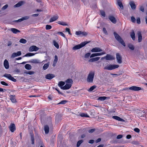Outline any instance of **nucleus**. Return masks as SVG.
<instances>
[{"label":"nucleus","mask_w":147,"mask_h":147,"mask_svg":"<svg viewBox=\"0 0 147 147\" xmlns=\"http://www.w3.org/2000/svg\"><path fill=\"white\" fill-rule=\"evenodd\" d=\"M137 35L138 36V41L139 42H140L142 40V35L140 31H138L137 32Z\"/></svg>","instance_id":"nucleus-17"},{"label":"nucleus","mask_w":147,"mask_h":147,"mask_svg":"<svg viewBox=\"0 0 147 147\" xmlns=\"http://www.w3.org/2000/svg\"><path fill=\"white\" fill-rule=\"evenodd\" d=\"M107 98V97L106 96H100L99 97L98 99V100H100L101 101H103L105 100L106 98Z\"/></svg>","instance_id":"nucleus-40"},{"label":"nucleus","mask_w":147,"mask_h":147,"mask_svg":"<svg viewBox=\"0 0 147 147\" xmlns=\"http://www.w3.org/2000/svg\"><path fill=\"white\" fill-rule=\"evenodd\" d=\"M32 62L34 63H39L40 62L39 61L36 59H34L32 60Z\"/></svg>","instance_id":"nucleus-43"},{"label":"nucleus","mask_w":147,"mask_h":147,"mask_svg":"<svg viewBox=\"0 0 147 147\" xmlns=\"http://www.w3.org/2000/svg\"><path fill=\"white\" fill-rule=\"evenodd\" d=\"M39 48L35 45H33L30 47L29 49V51L30 52H32L33 51H36L39 49Z\"/></svg>","instance_id":"nucleus-7"},{"label":"nucleus","mask_w":147,"mask_h":147,"mask_svg":"<svg viewBox=\"0 0 147 147\" xmlns=\"http://www.w3.org/2000/svg\"><path fill=\"white\" fill-rule=\"evenodd\" d=\"M123 137V135H119L117 137V139H120L122 138Z\"/></svg>","instance_id":"nucleus-63"},{"label":"nucleus","mask_w":147,"mask_h":147,"mask_svg":"<svg viewBox=\"0 0 147 147\" xmlns=\"http://www.w3.org/2000/svg\"><path fill=\"white\" fill-rule=\"evenodd\" d=\"M11 30L14 34H16L18 32H20V31L19 30L15 28H11Z\"/></svg>","instance_id":"nucleus-29"},{"label":"nucleus","mask_w":147,"mask_h":147,"mask_svg":"<svg viewBox=\"0 0 147 147\" xmlns=\"http://www.w3.org/2000/svg\"><path fill=\"white\" fill-rule=\"evenodd\" d=\"M29 17L28 16H25L24 17L22 18H21L19 19L18 20V22H20L22 21L27 20L29 18Z\"/></svg>","instance_id":"nucleus-27"},{"label":"nucleus","mask_w":147,"mask_h":147,"mask_svg":"<svg viewBox=\"0 0 147 147\" xmlns=\"http://www.w3.org/2000/svg\"><path fill=\"white\" fill-rule=\"evenodd\" d=\"M95 131V129H90L88 130V132L89 133H92Z\"/></svg>","instance_id":"nucleus-56"},{"label":"nucleus","mask_w":147,"mask_h":147,"mask_svg":"<svg viewBox=\"0 0 147 147\" xmlns=\"http://www.w3.org/2000/svg\"><path fill=\"white\" fill-rule=\"evenodd\" d=\"M145 114V111H140L138 113V115L140 117H144Z\"/></svg>","instance_id":"nucleus-25"},{"label":"nucleus","mask_w":147,"mask_h":147,"mask_svg":"<svg viewBox=\"0 0 147 147\" xmlns=\"http://www.w3.org/2000/svg\"><path fill=\"white\" fill-rule=\"evenodd\" d=\"M80 116L82 117H89V116L87 115V114L84 113H81L80 115Z\"/></svg>","instance_id":"nucleus-41"},{"label":"nucleus","mask_w":147,"mask_h":147,"mask_svg":"<svg viewBox=\"0 0 147 147\" xmlns=\"http://www.w3.org/2000/svg\"><path fill=\"white\" fill-rule=\"evenodd\" d=\"M129 90L134 91H138L142 90V88L139 87L132 86L129 88Z\"/></svg>","instance_id":"nucleus-6"},{"label":"nucleus","mask_w":147,"mask_h":147,"mask_svg":"<svg viewBox=\"0 0 147 147\" xmlns=\"http://www.w3.org/2000/svg\"><path fill=\"white\" fill-rule=\"evenodd\" d=\"M116 57L117 62L119 63H121L122 62V57L119 53H117Z\"/></svg>","instance_id":"nucleus-9"},{"label":"nucleus","mask_w":147,"mask_h":147,"mask_svg":"<svg viewBox=\"0 0 147 147\" xmlns=\"http://www.w3.org/2000/svg\"><path fill=\"white\" fill-rule=\"evenodd\" d=\"M70 29L69 28H66L65 29V32H68V34L70 35H71V33L70 32Z\"/></svg>","instance_id":"nucleus-55"},{"label":"nucleus","mask_w":147,"mask_h":147,"mask_svg":"<svg viewBox=\"0 0 147 147\" xmlns=\"http://www.w3.org/2000/svg\"><path fill=\"white\" fill-rule=\"evenodd\" d=\"M30 137L31 140L32 142V144H34V135L33 133H30Z\"/></svg>","instance_id":"nucleus-31"},{"label":"nucleus","mask_w":147,"mask_h":147,"mask_svg":"<svg viewBox=\"0 0 147 147\" xmlns=\"http://www.w3.org/2000/svg\"><path fill=\"white\" fill-rule=\"evenodd\" d=\"M129 4L130 5L131 8L132 9L134 10L136 9V5L133 1H130L129 2Z\"/></svg>","instance_id":"nucleus-18"},{"label":"nucleus","mask_w":147,"mask_h":147,"mask_svg":"<svg viewBox=\"0 0 147 147\" xmlns=\"http://www.w3.org/2000/svg\"><path fill=\"white\" fill-rule=\"evenodd\" d=\"M55 77V75L53 74H48L46 75L45 78L47 79L51 80Z\"/></svg>","instance_id":"nucleus-14"},{"label":"nucleus","mask_w":147,"mask_h":147,"mask_svg":"<svg viewBox=\"0 0 147 147\" xmlns=\"http://www.w3.org/2000/svg\"><path fill=\"white\" fill-rule=\"evenodd\" d=\"M10 100L11 101L13 102H16V100L15 99V96L13 95H11L10 96Z\"/></svg>","instance_id":"nucleus-33"},{"label":"nucleus","mask_w":147,"mask_h":147,"mask_svg":"<svg viewBox=\"0 0 147 147\" xmlns=\"http://www.w3.org/2000/svg\"><path fill=\"white\" fill-rule=\"evenodd\" d=\"M102 51V50L101 49L97 47L93 48L91 50V51L92 53L100 52Z\"/></svg>","instance_id":"nucleus-10"},{"label":"nucleus","mask_w":147,"mask_h":147,"mask_svg":"<svg viewBox=\"0 0 147 147\" xmlns=\"http://www.w3.org/2000/svg\"><path fill=\"white\" fill-rule=\"evenodd\" d=\"M100 58V57H96L91 58L88 60L89 62H93L98 61Z\"/></svg>","instance_id":"nucleus-22"},{"label":"nucleus","mask_w":147,"mask_h":147,"mask_svg":"<svg viewBox=\"0 0 147 147\" xmlns=\"http://www.w3.org/2000/svg\"><path fill=\"white\" fill-rule=\"evenodd\" d=\"M100 11L101 15L103 17H105V11L102 10H101Z\"/></svg>","instance_id":"nucleus-52"},{"label":"nucleus","mask_w":147,"mask_h":147,"mask_svg":"<svg viewBox=\"0 0 147 147\" xmlns=\"http://www.w3.org/2000/svg\"><path fill=\"white\" fill-rule=\"evenodd\" d=\"M58 16H53L52 18H51L50 20V22H53L55 21L58 18Z\"/></svg>","instance_id":"nucleus-23"},{"label":"nucleus","mask_w":147,"mask_h":147,"mask_svg":"<svg viewBox=\"0 0 147 147\" xmlns=\"http://www.w3.org/2000/svg\"><path fill=\"white\" fill-rule=\"evenodd\" d=\"M106 60H114L115 59V57L113 55L107 54L106 56Z\"/></svg>","instance_id":"nucleus-15"},{"label":"nucleus","mask_w":147,"mask_h":147,"mask_svg":"<svg viewBox=\"0 0 147 147\" xmlns=\"http://www.w3.org/2000/svg\"><path fill=\"white\" fill-rule=\"evenodd\" d=\"M58 24H59L62 25L63 26H67V24L64 22H61V21H58Z\"/></svg>","instance_id":"nucleus-42"},{"label":"nucleus","mask_w":147,"mask_h":147,"mask_svg":"<svg viewBox=\"0 0 147 147\" xmlns=\"http://www.w3.org/2000/svg\"><path fill=\"white\" fill-rule=\"evenodd\" d=\"M53 43L54 46L57 48L59 49V45L58 43L55 40L53 41Z\"/></svg>","instance_id":"nucleus-38"},{"label":"nucleus","mask_w":147,"mask_h":147,"mask_svg":"<svg viewBox=\"0 0 147 147\" xmlns=\"http://www.w3.org/2000/svg\"><path fill=\"white\" fill-rule=\"evenodd\" d=\"M3 76L6 77L9 79L14 82H16V79L14 78L13 77H12L11 76V75L10 74H5Z\"/></svg>","instance_id":"nucleus-5"},{"label":"nucleus","mask_w":147,"mask_h":147,"mask_svg":"<svg viewBox=\"0 0 147 147\" xmlns=\"http://www.w3.org/2000/svg\"><path fill=\"white\" fill-rule=\"evenodd\" d=\"M119 65H111L110 64L107 65L104 67V69H106L108 70H111L118 68Z\"/></svg>","instance_id":"nucleus-3"},{"label":"nucleus","mask_w":147,"mask_h":147,"mask_svg":"<svg viewBox=\"0 0 147 147\" xmlns=\"http://www.w3.org/2000/svg\"><path fill=\"white\" fill-rule=\"evenodd\" d=\"M4 66L5 69H8L9 68V64L8 61L5 59L4 62Z\"/></svg>","instance_id":"nucleus-19"},{"label":"nucleus","mask_w":147,"mask_h":147,"mask_svg":"<svg viewBox=\"0 0 147 147\" xmlns=\"http://www.w3.org/2000/svg\"><path fill=\"white\" fill-rule=\"evenodd\" d=\"M65 82L67 84H71V85L73 82V81L71 79L69 78Z\"/></svg>","instance_id":"nucleus-37"},{"label":"nucleus","mask_w":147,"mask_h":147,"mask_svg":"<svg viewBox=\"0 0 147 147\" xmlns=\"http://www.w3.org/2000/svg\"><path fill=\"white\" fill-rule=\"evenodd\" d=\"M44 130L45 134H48L49 131V128L48 125H45V126Z\"/></svg>","instance_id":"nucleus-30"},{"label":"nucleus","mask_w":147,"mask_h":147,"mask_svg":"<svg viewBox=\"0 0 147 147\" xmlns=\"http://www.w3.org/2000/svg\"><path fill=\"white\" fill-rule=\"evenodd\" d=\"M21 55V51H18L17 53H13L11 55V57L14 58L16 57L19 56Z\"/></svg>","instance_id":"nucleus-11"},{"label":"nucleus","mask_w":147,"mask_h":147,"mask_svg":"<svg viewBox=\"0 0 147 147\" xmlns=\"http://www.w3.org/2000/svg\"><path fill=\"white\" fill-rule=\"evenodd\" d=\"M49 62H48L47 63L45 64L43 67V69L44 70H46L49 67Z\"/></svg>","instance_id":"nucleus-32"},{"label":"nucleus","mask_w":147,"mask_h":147,"mask_svg":"<svg viewBox=\"0 0 147 147\" xmlns=\"http://www.w3.org/2000/svg\"><path fill=\"white\" fill-rule=\"evenodd\" d=\"M131 20L132 22H136V19L134 17L132 16L131 17Z\"/></svg>","instance_id":"nucleus-62"},{"label":"nucleus","mask_w":147,"mask_h":147,"mask_svg":"<svg viewBox=\"0 0 147 147\" xmlns=\"http://www.w3.org/2000/svg\"><path fill=\"white\" fill-rule=\"evenodd\" d=\"M134 131H135V132H136L137 133H139L140 131V129H138V128H137L134 129Z\"/></svg>","instance_id":"nucleus-61"},{"label":"nucleus","mask_w":147,"mask_h":147,"mask_svg":"<svg viewBox=\"0 0 147 147\" xmlns=\"http://www.w3.org/2000/svg\"><path fill=\"white\" fill-rule=\"evenodd\" d=\"M117 4L121 9H123V7L121 2L120 0H117Z\"/></svg>","instance_id":"nucleus-28"},{"label":"nucleus","mask_w":147,"mask_h":147,"mask_svg":"<svg viewBox=\"0 0 147 147\" xmlns=\"http://www.w3.org/2000/svg\"><path fill=\"white\" fill-rule=\"evenodd\" d=\"M24 2L23 1H20V2H19L18 3L15 5L14 6V7H19L20 6L22 5H23L24 4Z\"/></svg>","instance_id":"nucleus-21"},{"label":"nucleus","mask_w":147,"mask_h":147,"mask_svg":"<svg viewBox=\"0 0 147 147\" xmlns=\"http://www.w3.org/2000/svg\"><path fill=\"white\" fill-rule=\"evenodd\" d=\"M95 75V71H90L88 75L87 81L89 83H92L93 82L94 76Z\"/></svg>","instance_id":"nucleus-2"},{"label":"nucleus","mask_w":147,"mask_h":147,"mask_svg":"<svg viewBox=\"0 0 147 147\" xmlns=\"http://www.w3.org/2000/svg\"><path fill=\"white\" fill-rule=\"evenodd\" d=\"M36 53H26L25 55L23 56V57H28L32 56L34 55Z\"/></svg>","instance_id":"nucleus-35"},{"label":"nucleus","mask_w":147,"mask_h":147,"mask_svg":"<svg viewBox=\"0 0 147 147\" xmlns=\"http://www.w3.org/2000/svg\"><path fill=\"white\" fill-rule=\"evenodd\" d=\"M90 53H86L84 56V57L85 58L87 59L88 58L89 56H90Z\"/></svg>","instance_id":"nucleus-50"},{"label":"nucleus","mask_w":147,"mask_h":147,"mask_svg":"<svg viewBox=\"0 0 147 147\" xmlns=\"http://www.w3.org/2000/svg\"><path fill=\"white\" fill-rule=\"evenodd\" d=\"M65 84V83L64 82L60 81L59 82L58 84V86H59L60 87L61 89V88L63 87V86H64Z\"/></svg>","instance_id":"nucleus-34"},{"label":"nucleus","mask_w":147,"mask_h":147,"mask_svg":"<svg viewBox=\"0 0 147 147\" xmlns=\"http://www.w3.org/2000/svg\"><path fill=\"white\" fill-rule=\"evenodd\" d=\"M88 42H82L80 44H78L74 47L72 49L74 50H76L80 49L84 46Z\"/></svg>","instance_id":"nucleus-4"},{"label":"nucleus","mask_w":147,"mask_h":147,"mask_svg":"<svg viewBox=\"0 0 147 147\" xmlns=\"http://www.w3.org/2000/svg\"><path fill=\"white\" fill-rule=\"evenodd\" d=\"M61 116L59 115H56L55 118V122L56 123H58V122L61 120Z\"/></svg>","instance_id":"nucleus-24"},{"label":"nucleus","mask_w":147,"mask_h":147,"mask_svg":"<svg viewBox=\"0 0 147 147\" xmlns=\"http://www.w3.org/2000/svg\"><path fill=\"white\" fill-rule=\"evenodd\" d=\"M130 35L132 40H134L135 39V36L134 32L133 30L130 33Z\"/></svg>","instance_id":"nucleus-26"},{"label":"nucleus","mask_w":147,"mask_h":147,"mask_svg":"<svg viewBox=\"0 0 147 147\" xmlns=\"http://www.w3.org/2000/svg\"><path fill=\"white\" fill-rule=\"evenodd\" d=\"M88 34V33L87 32L82 31V33L81 35H82V36H86Z\"/></svg>","instance_id":"nucleus-54"},{"label":"nucleus","mask_w":147,"mask_h":147,"mask_svg":"<svg viewBox=\"0 0 147 147\" xmlns=\"http://www.w3.org/2000/svg\"><path fill=\"white\" fill-rule=\"evenodd\" d=\"M25 67L27 70H30L32 68V66L29 64H26L25 65Z\"/></svg>","instance_id":"nucleus-36"},{"label":"nucleus","mask_w":147,"mask_h":147,"mask_svg":"<svg viewBox=\"0 0 147 147\" xmlns=\"http://www.w3.org/2000/svg\"><path fill=\"white\" fill-rule=\"evenodd\" d=\"M140 11H141L143 12H144V8L143 6L140 7Z\"/></svg>","instance_id":"nucleus-64"},{"label":"nucleus","mask_w":147,"mask_h":147,"mask_svg":"<svg viewBox=\"0 0 147 147\" xmlns=\"http://www.w3.org/2000/svg\"><path fill=\"white\" fill-rule=\"evenodd\" d=\"M96 87L95 86H91L88 90L89 91H91L93 90Z\"/></svg>","instance_id":"nucleus-47"},{"label":"nucleus","mask_w":147,"mask_h":147,"mask_svg":"<svg viewBox=\"0 0 147 147\" xmlns=\"http://www.w3.org/2000/svg\"><path fill=\"white\" fill-rule=\"evenodd\" d=\"M109 20L113 24H115L117 22V20L114 16H109Z\"/></svg>","instance_id":"nucleus-13"},{"label":"nucleus","mask_w":147,"mask_h":147,"mask_svg":"<svg viewBox=\"0 0 147 147\" xmlns=\"http://www.w3.org/2000/svg\"><path fill=\"white\" fill-rule=\"evenodd\" d=\"M24 73L29 75H32L34 74V72L33 71H29L28 72H25Z\"/></svg>","instance_id":"nucleus-51"},{"label":"nucleus","mask_w":147,"mask_h":147,"mask_svg":"<svg viewBox=\"0 0 147 147\" xmlns=\"http://www.w3.org/2000/svg\"><path fill=\"white\" fill-rule=\"evenodd\" d=\"M82 31H76V34L77 35H80L81 34Z\"/></svg>","instance_id":"nucleus-57"},{"label":"nucleus","mask_w":147,"mask_h":147,"mask_svg":"<svg viewBox=\"0 0 147 147\" xmlns=\"http://www.w3.org/2000/svg\"><path fill=\"white\" fill-rule=\"evenodd\" d=\"M8 5L7 4H6L2 7L1 9L2 10H4L6 9L8 7Z\"/></svg>","instance_id":"nucleus-53"},{"label":"nucleus","mask_w":147,"mask_h":147,"mask_svg":"<svg viewBox=\"0 0 147 147\" xmlns=\"http://www.w3.org/2000/svg\"><path fill=\"white\" fill-rule=\"evenodd\" d=\"M52 26L50 25H47L46 26V29L47 30H50Z\"/></svg>","instance_id":"nucleus-49"},{"label":"nucleus","mask_w":147,"mask_h":147,"mask_svg":"<svg viewBox=\"0 0 147 147\" xmlns=\"http://www.w3.org/2000/svg\"><path fill=\"white\" fill-rule=\"evenodd\" d=\"M71 86V84H66L63 87L61 88V89L65 90L69 89Z\"/></svg>","instance_id":"nucleus-16"},{"label":"nucleus","mask_w":147,"mask_h":147,"mask_svg":"<svg viewBox=\"0 0 147 147\" xmlns=\"http://www.w3.org/2000/svg\"><path fill=\"white\" fill-rule=\"evenodd\" d=\"M112 118L114 119L119 121H124V120L123 119L116 116H113L112 117Z\"/></svg>","instance_id":"nucleus-20"},{"label":"nucleus","mask_w":147,"mask_h":147,"mask_svg":"<svg viewBox=\"0 0 147 147\" xmlns=\"http://www.w3.org/2000/svg\"><path fill=\"white\" fill-rule=\"evenodd\" d=\"M1 83L3 85H5V86H8V84L6 83L4 81H1Z\"/></svg>","instance_id":"nucleus-59"},{"label":"nucleus","mask_w":147,"mask_h":147,"mask_svg":"<svg viewBox=\"0 0 147 147\" xmlns=\"http://www.w3.org/2000/svg\"><path fill=\"white\" fill-rule=\"evenodd\" d=\"M83 142V140H79L77 143V146L79 147L80 146V144Z\"/></svg>","instance_id":"nucleus-45"},{"label":"nucleus","mask_w":147,"mask_h":147,"mask_svg":"<svg viewBox=\"0 0 147 147\" xmlns=\"http://www.w3.org/2000/svg\"><path fill=\"white\" fill-rule=\"evenodd\" d=\"M67 101L66 100H63L60 102L59 104H65Z\"/></svg>","instance_id":"nucleus-58"},{"label":"nucleus","mask_w":147,"mask_h":147,"mask_svg":"<svg viewBox=\"0 0 147 147\" xmlns=\"http://www.w3.org/2000/svg\"><path fill=\"white\" fill-rule=\"evenodd\" d=\"M103 30L104 32L106 35H108V33L107 31L105 28H103Z\"/></svg>","instance_id":"nucleus-60"},{"label":"nucleus","mask_w":147,"mask_h":147,"mask_svg":"<svg viewBox=\"0 0 147 147\" xmlns=\"http://www.w3.org/2000/svg\"><path fill=\"white\" fill-rule=\"evenodd\" d=\"M27 42V41L26 39L22 38L20 39V42L22 43L25 44Z\"/></svg>","instance_id":"nucleus-46"},{"label":"nucleus","mask_w":147,"mask_h":147,"mask_svg":"<svg viewBox=\"0 0 147 147\" xmlns=\"http://www.w3.org/2000/svg\"><path fill=\"white\" fill-rule=\"evenodd\" d=\"M113 34L116 40H117L119 43H120L123 46L125 47V43L123 39L119 36V35L115 32H114Z\"/></svg>","instance_id":"nucleus-1"},{"label":"nucleus","mask_w":147,"mask_h":147,"mask_svg":"<svg viewBox=\"0 0 147 147\" xmlns=\"http://www.w3.org/2000/svg\"><path fill=\"white\" fill-rule=\"evenodd\" d=\"M9 128L11 131L12 132H13L16 130V126L13 123H11L9 127Z\"/></svg>","instance_id":"nucleus-12"},{"label":"nucleus","mask_w":147,"mask_h":147,"mask_svg":"<svg viewBox=\"0 0 147 147\" xmlns=\"http://www.w3.org/2000/svg\"><path fill=\"white\" fill-rule=\"evenodd\" d=\"M58 60V57L57 55H55L54 57V59L53 61V63H56Z\"/></svg>","instance_id":"nucleus-48"},{"label":"nucleus","mask_w":147,"mask_h":147,"mask_svg":"<svg viewBox=\"0 0 147 147\" xmlns=\"http://www.w3.org/2000/svg\"><path fill=\"white\" fill-rule=\"evenodd\" d=\"M56 34H59V35H61L62 36L64 37L65 38V35L62 32H57Z\"/></svg>","instance_id":"nucleus-44"},{"label":"nucleus","mask_w":147,"mask_h":147,"mask_svg":"<svg viewBox=\"0 0 147 147\" xmlns=\"http://www.w3.org/2000/svg\"><path fill=\"white\" fill-rule=\"evenodd\" d=\"M105 52L104 51L102 53H92L90 55V57L92 58L95 56L101 55L105 54Z\"/></svg>","instance_id":"nucleus-8"},{"label":"nucleus","mask_w":147,"mask_h":147,"mask_svg":"<svg viewBox=\"0 0 147 147\" xmlns=\"http://www.w3.org/2000/svg\"><path fill=\"white\" fill-rule=\"evenodd\" d=\"M128 46L129 49L132 50H133L134 49V46L131 44H128Z\"/></svg>","instance_id":"nucleus-39"}]
</instances>
